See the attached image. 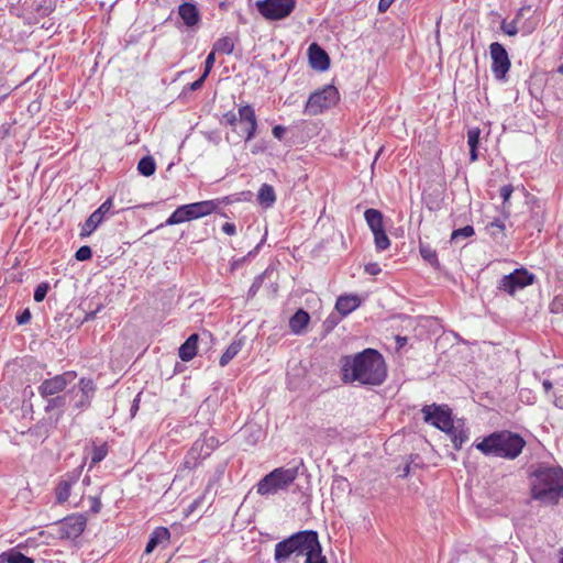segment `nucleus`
<instances>
[{"instance_id": "nucleus-1", "label": "nucleus", "mask_w": 563, "mask_h": 563, "mask_svg": "<svg viewBox=\"0 0 563 563\" xmlns=\"http://www.w3.org/2000/svg\"><path fill=\"white\" fill-rule=\"evenodd\" d=\"M386 377L385 360L374 349H366L355 355L342 358V380L346 384L357 382L361 385L378 386L384 383Z\"/></svg>"}, {"instance_id": "nucleus-2", "label": "nucleus", "mask_w": 563, "mask_h": 563, "mask_svg": "<svg viewBox=\"0 0 563 563\" xmlns=\"http://www.w3.org/2000/svg\"><path fill=\"white\" fill-rule=\"evenodd\" d=\"M474 446L484 455L515 460L526 446V440L509 430L495 431L476 442Z\"/></svg>"}, {"instance_id": "nucleus-3", "label": "nucleus", "mask_w": 563, "mask_h": 563, "mask_svg": "<svg viewBox=\"0 0 563 563\" xmlns=\"http://www.w3.org/2000/svg\"><path fill=\"white\" fill-rule=\"evenodd\" d=\"M531 497L547 505H555L563 498V470L539 467L531 474Z\"/></svg>"}, {"instance_id": "nucleus-4", "label": "nucleus", "mask_w": 563, "mask_h": 563, "mask_svg": "<svg viewBox=\"0 0 563 563\" xmlns=\"http://www.w3.org/2000/svg\"><path fill=\"white\" fill-rule=\"evenodd\" d=\"M44 400L45 416L41 418L34 426L30 427L22 434H27L43 443L57 429L58 423L63 419L68 402L66 394L56 395L55 397L42 398Z\"/></svg>"}, {"instance_id": "nucleus-5", "label": "nucleus", "mask_w": 563, "mask_h": 563, "mask_svg": "<svg viewBox=\"0 0 563 563\" xmlns=\"http://www.w3.org/2000/svg\"><path fill=\"white\" fill-rule=\"evenodd\" d=\"M220 124L228 128L229 131L240 140L251 141L256 135L257 118L254 108L249 104H240L238 112L228 111L222 114Z\"/></svg>"}, {"instance_id": "nucleus-6", "label": "nucleus", "mask_w": 563, "mask_h": 563, "mask_svg": "<svg viewBox=\"0 0 563 563\" xmlns=\"http://www.w3.org/2000/svg\"><path fill=\"white\" fill-rule=\"evenodd\" d=\"M297 477V467H276L257 482L255 485L256 494L271 496L286 492Z\"/></svg>"}, {"instance_id": "nucleus-7", "label": "nucleus", "mask_w": 563, "mask_h": 563, "mask_svg": "<svg viewBox=\"0 0 563 563\" xmlns=\"http://www.w3.org/2000/svg\"><path fill=\"white\" fill-rule=\"evenodd\" d=\"M312 536H314L313 530H303L278 542L274 553L276 563H286L291 554L305 555L307 548L314 544L311 540Z\"/></svg>"}, {"instance_id": "nucleus-8", "label": "nucleus", "mask_w": 563, "mask_h": 563, "mask_svg": "<svg viewBox=\"0 0 563 563\" xmlns=\"http://www.w3.org/2000/svg\"><path fill=\"white\" fill-rule=\"evenodd\" d=\"M97 391V385L90 377L79 378L77 384H71L65 394L68 406L77 412H84L90 408Z\"/></svg>"}, {"instance_id": "nucleus-9", "label": "nucleus", "mask_w": 563, "mask_h": 563, "mask_svg": "<svg viewBox=\"0 0 563 563\" xmlns=\"http://www.w3.org/2000/svg\"><path fill=\"white\" fill-rule=\"evenodd\" d=\"M339 99L338 89L334 86L328 85L310 95L305 107V113L310 117L318 115L335 106Z\"/></svg>"}, {"instance_id": "nucleus-10", "label": "nucleus", "mask_w": 563, "mask_h": 563, "mask_svg": "<svg viewBox=\"0 0 563 563\" xmlns=\"http://www.w3.org/2000/svg\"><path fill=\"white\" fill-rule=\"evenodd\" d=\"M77 378L75 371H66L62 374H57L51 378H45L37 386V393L41 398L55 397L56 395H63Z\"/></svg>"}, {"instance_id": "nucleus-11", "label": "nucleus", "mask_w": 563, "mask_h": 563, "mask_svg": "<svg viewBox=\"0 0 563 563\" xmlns=\"http://www.w3.org/2000/svg\"><path fill=\"white\" fill-rule=\"evenodd\" d=\"M297 0H257L256 8L260 14L269 21H279L291 14Z\"/></svg>"}, {"instance_id": "nucleus-12", "label": "nucleus", "mask_w": 563, "mask_h": 563, "mask_svg": "<svg viewBox=\"0 0 563 563\" xmlns=\"http://www.w3.org/2000/svg\"><path fill=\"white\" fill-rule=\"evenodd\" d=\"M423 420L432 424L434 428L445 432L452 427V411L446 405H426L422 408Z\"/></svg>"}, {"instance_id": "nucleus-13", "label": "nucleus", "mask_w": 563, "mask_h": 563, "mask_svg": "<svg viewBox=\"0 0 563 563\" xmlns=\"http://www.w3.org/2000/svg\"><path fill=\"white\" fill-rule=\"evenodd\" d=\"M534 279L536 276L532 273L526 268H518L501 278L499 288L514 296L517 290L532 285Z\"/></svg>"}, {"instance_id": "nucleus-14", "label": "nucleus", "mask_w": 563, "mask_h": 563, "mask_svg": "<svg viewBox=\"0 0 563 563\" xmlns=\"http://www.w3.org/2000/svg\"><path fill=\"white\" fill-rule=\"evenodd\" d=\"M492 73L497 80H505L511 63L506 48L498 42L489 45Z\"/></svg>"}, {"instance_id": "nucleus-15", "label": "nucleus", "mask_w": 563, "mask_h": 563, "mask_svg": "<svg viewBox=\"0 0 563 563\" xmlns=\"http://www.w3.org/2000/svg\"><path fill=\"white\" fill-rule=\"evenodd\" d=\"M58 533L62 539L74 540L85 530L87 518L82 514H75L58 521Z\"/></svg>"}, {"instance_id": "nucleus-16", "label": "nucleus", "mask_w": 563, "mask_h": 563, "mask_svg": "<svg viewBox=\"0 0 563 563\" xmlns=\"http://www.w3.org/2000/svg\"><path fill=\"white\" fill-rule=\"evenodd\" d=\"M112 208V199L108 198L97 210H95L81 227L80 236L90 235L103 221Z\"/></svg>"}, {"instance_id": "nucleus-17", "label": "nucleus", "mask_w": 563, "mask_h": 563, "mask_svg": "<svg viewBox=\"0 0 563 563\" xmlns=\"http://www.w3.org/2000/svg\"><path fill=\"white\" fill-rule=\"evenodd\" d=\"M80 473L75 470L63 475L55 487V498L58 504H64L70 496L71 487L78 482Z\"/></svg>"}, {"instance_id": "nucleus-18", "label": "nucleus", "mask_w": 563, "mask_h": 563, "mask_svg": "<svg viewBox=\"0 0 563 563\" xmlns=\"http://www.w3.org/2000/svg\"><path fill=\"white\" fill-rule=\"evenodd\" d=\"M229 202H230L229 198L223 197V198H217V199H212V200H203V201L192 202L191 206H192L196 219H200V218H203V217H207V216L218 212V210L220 209V207L222 205H227Z\"/></svg>"}, {"instance_id": "nucleus-19", "label": "nucleus", "mask_w": 563, "mask_h": 563, "mask_svg": "<svg viewBox=\"0 0 563 563\" xmlns=\"http://www.w3.org/2000/svg\"><path fill=\"white\" fill-rule=\"evenodd\" d=\"M310 65L318 70H327L330 66V58L324 49L317 43H312L308 48Z\"/></svg>"}, {"instance_id": "nucleus-20", "label": "nucleus", "mask_w": 563, "mask_h": 563, "mask_svg": "<svg viewBox=\"0 0 563 563\" xmlns=\"http://www.w3.org/2000/svg\"><path fill=\"white\" fill-rule=\"evenodd\" d=\"M196 220L191 203L179 206L165 221L164 225H176ZM163 227V224H161Z\"/></svg>"}, {"instance_id": "nucleus-21", "label": "nucleus", "mask_w": 563, "mask_h": 563, "mask_svg": "<svg viewBox=\"0 0 563 563\" xmlns=\"http://www.w3.org/2000/svg\"><path fill=\"white\" fill-rule=\"evenodd\" d=\"M170 533L165 527H157L150 536V540L146 543L145 552L152 553L157 547H167L169 543Z\"/></svg>"}, {"instance_id": "nucleus-22", "label": "nucleus", "mask_w": 563, "mask_h": 563, "mask_svg": "<svg viewBox=\"0 0 563 563\" xmlns=\"http://www.w3.org/2000/svg\"><path fill=\"white\" fill-rule=\"evenodd\" d=\"M178 14L188 27L197 25L200 21V12L192 2H184L178 8Z\"/></svg>"}, {"instance_id": "nucleus-23", "label": "nucleus", "mask_w": 563, "mask_h": 563, "mask_svg": "<svg viewBox=\"0 0 563 563\" xmlns=\"http://www.w3.org/2000/svg\"><path fill=\"white\" fill-rule=\"evenodd\" d=\"M361 298L357 295H343L336 299L335 309L336 311L346 317L361 306Z\"/></svg>"}, {"instance_id": "nucleus-24", "label": "nucleus", "mask_w": 563, "mask_h": 563, "mask_svg": "<svg viewBox=\"0 0 563 563\" xmlns=\"http://www.w3.org/2000/svg\"><path fill=\"white\" fill-rule=\"evenodd\" d=\"M309 322V313L303 309H298L295 312V314L289 319V330L292 334L301 335L306 332Z\"/></svg>"}, {"instance_id": "nucleus-25", "label": "nucleus", "mask_w": 563, "mask_h": 563, "mask_svg": "<svg viewBox=\"0 0 563 563\" xmlns=\"http://www.w3.org/2000/svg\"><path fill=\"white\" fill-rule=\"evenodd\" d=\"M199 335L191 334L179 347L178 355L184 362L191 361L197 355Z\"/></svg>"}, {"instance_id": "nucleus-26", "label": "nucleus", "mask_w": 563, "mask_h": 563, "mask_svg": "<svg viewBox=\"0 0 563 563\" xmlns=\"http://www.w3.org/2000/svg\"><path fill=\"white\" fill-rule=\"evenodd\" d=\"M445 433L450 437L455 450H461L463 444L468 440V432L463 424H454Z\"/></svg>"}, {"instance_id": "nucleus-27", "label": "nucleus", "mask_w": 563, "mask_h": 563, "mask_svg": "<svg viewBox=\"0 0 563 563\" xmlns=\"http://www.w3.org/2000/svg\"><path fill=\"white\" fill-rule=\"evenodd\" d=\"M312 542L316 543L306 550L305 563H328L327 558L322 555L321 544L319 542L318 533L314 531V536L311 538Z\"/></svg>"}, {"instance_id": "nucleus-28", "label": "nucleus", "mask_w": 563, "mask_h": 563, "mask_svg": "<svg viewBox=\"0 0 563 563\" xmlns=\"http://www.w3.org/2000/svg\"><path fill=\"white\" fill-rule=\"evenodd\" d=\"M0 563H34V560L24 555L18 548H11L0 553Z\"/></svg>"}, {"instance_id": "nucleus-29", "label": "nucleus", "mask_w": 563, "mask_h": 563, "mask_svg": "<svg viewBox=\"0 0 563 563\" xmlns=\"http://www.w3.org/2000/svg\"><path fill=\"white\" fill-rule=\"evenodd\" d=\"M257 200L264 208L272 207L276 201V194L273 186L263 184L258 190Z\"/></svg>"}, {"instance_id": "nucleus-30", "label": "nucleus", "mask_w": 563, "mask_h": 563, "mask_svg": "<svg viewBox=\"0 0 563 563\" xmlns=\"http://www.w3.org/2000/svg\"><path fill=\"white\" fill-rule=\"evenodd\" d=\"M364 218L372 232L384 229V217L379 210L373 208L367 209L364 212Z\"/></svg>"}, {"instance_id": "nucleus-31", "label": "nucleus", "mask_w": 563, "mask_h": 563, "mask_svg": "<svg viewBox=\"0 0 563 563\" xmlns=\"http://www.w3.org/2000/svg\"><path fill=\"white\" fill-rule=\"evenodd\" d=\"M479 135H481L479 128H471L467 131V144L470 146V159H471V162H475L478 158L477 147H478V144H479Z\"/></svg>"}, {"instance_id": "nucleus-32", "label": "nucleus", "mask_w": 563, "mask_h": 563, "mask_svg": "<svg viewBox=\"0 0 563 563\" xmlns=\"http://www.w3.org/2000/svg\"><path fill=\"white\" fill-rule=\"evenodd\" d=\"M243 343L241 340L233 341L224 351L219 360L221 367L227 366L242 350Z\"/></svg>"}, {"instance_id": "nucleus-33", "label": "nucleus", "mask_w": 563, "mask_h": 563, "mask_svg": "<svg viewBox=\"0 0 563 563\" xmlns=\"http://www.w3.org/2000/svg\"><path fill=\"white\" fill-rule=\"evenodd\" d=\"M108 451H109V448L106 442H103L101 444H96V442H93L91 451H90V467H92V466L97 465L98 463H100L101 461H103L106 459V456L108 455Z\"/></svg>"}, {"instance_id": "nucleus-34", "label": "nucleus", "mask_w": 563, "mask_h": 563, "mask_svg": "<svg viewBox=\"0 0 563 563\" xmlns=\"http://www.w3.org/2000/svg\"><path fill=\"white\" fill-rule=\"evenodd\" d=\"M234 41L230 36H222L218 38L213 44V51L216 53H221L225 55H230L234 51Z\"/></svg>"}, {"instance_id": "nucleus-35", "label": "nucleus", "mask_w": 563, "mask_h": 563, "mask_svg": "<svg viewBox=\"0 0 563 563\" xmlns=\"http://www.w3.org/2000/svg\"><path fill=\"white\" fill-rule=\"evenodd\" d=\"M419 252H420L421 257L424 261H427L428 263H430L434 267L439 266V260H438L437 251L434 249H432L430 245L420 243Z\"/></svg>"}, {"instance_id": "nucleus-36", "label": "nucleus", "mask_w": 563, "mask_h": 563, "mask_svg": "<svg viewBox=\"0 0 563 563\" xmlns=\"http://www.w3.org/2000/svg\"><path fill=\"white\" fill-rule=\"evenodd\" d=\"M373 235H374L375 247L378 252L385 251L390 246V240L387 236L385 229L374 231Z\"/></svg>"}, {"instance_id": "nucleus-37", "label": "nucleus", "mask_w": 563, "mask_h": 563, "mask_svg": "<svg viewBox=\"0 0 563 563\" xmlns=\"http://www.w3.org/2000/svg\"><path fill=\"white\" fill-rule=\"evenodd\" d=\"M486 229H487L489 235L495 239H497L499 236H501V238L505 236L506 227H505V223L500 219H495L493 222H490L486 227Z\"/></svg>"}, {"instance_id": "nucleus-38", "label": "nucleus", "mask_w": 563, "mask_h": 563, "mask_svg": "<svg viewBox=\"0 0 563 563\" xmlns=\"http://www.w3.org/2000/svg\"><path fill=\"white\" fill-rule=\"evenodd\" d=\"M198 457H197V454H196V450L195 448H192L188 454L186 455L185 460H184V463H183V468L184 470H188V471H191L194 468H196L198 466Z\"/></svg>"}, {"instance_id": "nucleus-39", "label": "nucleus", "mask_w": 563, "mask_h": 563, "mask_svg": "<svg viewBox=\"0 0 563 563\" xmlns=\"http://www.w3.org/2000/svg\"><path fill=\"white\" fill-rule=\"evenodd\" d=\"M49 290V284L47 282H43L36 286L34 289L33 298L36 302H42L47 292Z\"/></svg>"}, {"instance_id": "nucleus-40", "label": "nucleus", "mask_w": 563, "mask_h": 563, "mask_svg": "<svg viewBox=\"0 0 563 563\" xmlns=\"http://www.w3.org/2000/svg\"><path fill=\"white\" fill-rule=\"evenodd\" d=\"M475 233L472 225H465L464 228L456 229L451 234V241H456L459 238H471Z\"/></svg>"}, {"instance_id": "nucleus-41", "label": "nucleus", "mask_w": 563, "mask_h": 563, "mask_svg": "<svg viewBox=\"0 0 563 563\" xmlns=\"http://www.w3.org/2000/svg\"><path fill=\"white\" fill-rule=\"evenodd\" d=\"M156 164L152 156H143V176H152L155 173Z\"/></svg>"}, {"instance_id": "nucleus-42", "label": "nucleus", "mask_w": 563, "mask_h": 563, "mask_svg": "<svg viewBox=\"0 0 563 563\" xmlns=\"http://www.w3.org/2000/svg\"><path fill=\"white\" fill-rule=\"evenodd\" d=\"M92 257V250L90 246L88 245H82L80 246L76 253H75V258L79 262H85V261H88Z\"/></svg>"}, {"instance_id": "nucleus-43", "label": "nucleus", "mask_w": 563, "mask_h": 563, "mask_svg": "<svg viewBox=\"0 0 563 563\" xmlns=\"http://www.w3.org/2000/svg\"><path fill=\"white\" fill-rule=\"evenodd\" d=\"M34 395L33 390L30 389V390H24L23 393V396L26 397L29 396V400H23V405H22V410H23V416L25 417L26 415H30L31 418H33V405L32 402L30 401V398Z\"/></svg>"}, {"instance_id": "nucleus-44", "label": "nucleus", "mask_w": 563, "mask_h": 563, "mask_svg": "<svg viewBox=\"0 0 563 563\" xmlns=\"http://www.w3.org/2000/svg\"><path fill=\"white\" fill-rule=\"evenodd\" d=\"M214 62H216V52L212 49V52H210L208 54L206 62H205V71H203L205 77H208V75L210 74V71L214 65Z\"/></svg>"}, {"instance_id": "nucleus-45", "label": "nucleus", "mask_w": 563, "mask_h": 563, "mask_svg": "<svg viewBox=\"0 0 563 563\" xmlns=\"http://www.w3.org/2000/svg\"><path fill=\"white\" fill-rule=\"evenodd\" d=\"M89 501H90V508H89V511H90L91 514H95V515H96V514H98V512H100V510H101V506H102L100 498H99V497H97V496L89 497Z\"/></svg>"}, {"instance_id": "nucleus-46", "label": "nucleus", "mask_w": 563, "mask_h": 563, "mask_svg": "<svg viewBox=\"0 0 563 563\" xmlns=\"http://www.w3.org/2000/svg\"><path fill=\"white\" fill-rule=\"evenodd\" d=\"M31 311L30 309H24L20 314L16 316L15 320H16V323L22 325V324H26L30 322L31 320Z\"/></svg>"}, {"instance_id": "nucleus-47", "label": "nucleus", "mask_w": 563, "mask_h": 563, "mask_svg": "<svg viewBox=\"0 0 563 563\" xmlns=\"http://www.w3.org/2000/svg\"><path fill=\"white\" fill-rule=\"evenodd\" d=\"M364 271H365L366 274L375 276V275H378L382 272V268L378 265V263H367L364 266Z\"/></svg>"}, {"instance_id": "nucleus-48", "label": "nucleus", "mask_w": 563, "mask_h": 563, "mask_svg": "<svg viewBox=\"0 0 563 563\" xmlns=\"http://www.w3.org/2000/svg\"><path fill=\"white\" fill-rule=\"evenodd\" d=\"M514 192V187L511 185H505L500 188V197L503 198L504 203H506Z\"/></svg>"}, {"instance_id": "nucleus-49", "label": "nucleus", "mask_w": 563, "mask_h": 563, "mask_svg": "<svg viewBox=\"0 0 563 563\" xmlns=\"http://www.w3.org/2000/svg\"><path fill=\"white\" fill-rule=\"evenodd\" d=\"M501 29L503 31L509 35V36H515L517 33H518V29L516 26V23L515 21L509 23V24H506L505 22L501 24Z\"/></svg>"}, {"instance_id": "nucleus-50", "label": "nucleus", "mask_w": 563, "mask_h": 563, "mask_svg": "<svg viewBox=\"0 0 563 563\" xmlns=\"http://www.w3.org/2000/svg\"><path fill=\"white\" fill-rule=\"evenodd\" d=\"M222 232L227 235H235L236 234V227L232 222H225L222 224Z\"/></svg>"}, {"instance_id": "nucleus-51", "label": "nucleus", "mask_w": 563, "mask_h": 563, "mask_svg": "<svg viewBox=\"0 0 563 563\" xmlns=\"http://www.w3.org/2000/svg\"><path fill=\"white\" fill-rule=\"evenodd\" d=\"M141 401V391H139L134 399H133V402H132V406H131V409H130V413H131V417H135L137 410H139V404Z\"/></svg>"}, {"instance_id": "nucleus-52", "label": "nucleus", "mask_w": 563, "mask_h": 563, "mask_svg": "<svg viewBox=\"0 0 563 563\" xmlns=\"http://www.w3.org/2000/svg\"><path fill=\"white\" fill-rule=\"evenodd\" d=\"M394 1L395 0H379V2H378V11L380 13L386 12L390 8V5L393 4Z\"/></svg>"}, {"instance_id": "nucleus-53", "label": "nucleus", "mask_w": 563, "mask_h": 563, "mask_svg": "<svg viewBox=\"0 0 563 563\" xmlns=\"http://www.w3.org/2000/svg\"><path fill=\"white\" fill-rule=\"evenodd\" d=\"M285 131L286 130L283 125H276L273 128L272 133L276 139L280 140L283 139Z\"/></svg>"}, {"instance_id": "nucleus-54", "label": "nucleus", "mask_w": 563, "mask_h": 563, "mask_svg": "<svg viewBox=\"0 0 563 563\" xmlns=\"http://www.w3.org/2000/svg\"><path fill=\"white\" fill-rule=\"evenodd\" d=\"M205 497L199 496L188 507V514L195 511L203 501Z\"/></svg>"}, {"instance_id": "nucleus-55", "label": "nucleus", "mask_w": 563, "mask_h": 563, "mask_svg": "<svg viewBox=\"0 0 563 563\" xmlns=\"http://www.w3.org/2000/svg\"><path fill=\"white\" fill-rule=\"evenodd\" d=\"M206 79H207V77H205V75L202 74L199 79H197L192 84H190V89L191 90L200 89L202 87V85H203Z\"/></svg>"}, {"instance_id": "nucleus-56", "label": "nucleus", "mask_w": 563, "mask_h": 563, "mask_svg": "<svg viewBox=\"0 0 563 563\" xmlns=\"http://www.w3.org/2000/svg\"><path fill=\"white\" fill-rule=\"evenodd\" d=\"M562 306H563V296L562 297L558 296L554 298V300L551 303V310L556 312L559 310V307H562Z\"/></svg>"}, {"instance_id": "nucleus-57", "label": "nucleus", "mask_w": 563, "mask_h": 563, "mask_svg": "<svg viewBox=\"0 0 563 563\" xmlns=\"http://www.w3.org/2000/svg\"><path fill=\"white\" fill-rule=\"evenodd\" d=\"M102 305L99 303L96 309L93 310H90L89 312L86 313V317H85V321H88V320H91L96 317V314L102 309Z\"/></svg>"}, {"instance_id": "nucleus-58", "label": "nucleus", "mask_w": 563, "mask_h": 563, "mask_svg": "<svg viewBox=\"0 0 563 563\" xmlns=\"http://www.w3.org/2000/svg\"><path fill=\"white\" fill-rule=\"evenodd\" d=\"M542 386L545 390V393H549L552 388H553V385L550 380L545 379L543 383H542Z\"/></svg>"}, {"instance_id": "nucleus-59", "label": "nucleus", "mask_w": 563, "mask_h": 563, "mask_svg": "<svg viewBox=\"0 0 563 563\" xmlns=\"http://www.w3.org/2000/svg\"><path fill=\"white\" fill-rule=\"evenodd\" d=\"M257 289H258V286L254 283V284L251 286V288H250V290H249V294H250V295H255V294H256V291H257Z\"/></svg>"}, {"instance_id": "nucleus-60", "label": "nucleus", "mask_w": 563, "mask_h": 563, "mask_svg": "<svg viewBox=\"0 0 563 563\" xmlns=\"http://www.w3.org/2000/svg\"><path fill=\"white\" fill-rule=\"evenodd\" d=\"M554 404L555 406L563 408V400L561 398H555Z\"/></svg>"}, {"instance_id": "nucleus-61", "label": "nucleus", "mask_w": 563, "mask_h": 563, "mask_svg": "<svg viewBox=\"0 0 563 563\" xmlns=\"http://www.w3.org/2000/svg\"><path fill=\"white\" fill-rule=\"evenodd\" d=\"M141 167H142V164H141V159L136 163V170L141 174Z\"/></svg>"}, {"instance_id": "nucleus-62", "label": "nucleus", "mask_w": 563, "mask_h": 563, "mask_svg": "<svg viewBox=\"0 0 563 563\" xmlns=\"http://www.w3.org/2000/svg\"><path fill=\"white\" fill-rule=\"evenodd\" d=\"M559 73L563 75V64L559 67Z\"/></svg>"}, {"instance_id": "nucleus-63", "label": "nucleus", "mask_w": 563, "mask_h": 563, "mask_svg": "<svg viewBox=\"0 0 563 563\" xmlns=\"http://www.w3.org/2000/svg\"><path fill=\"white\" fill-rule=\"evenodd\" d=\"M88 482H89V477H85L84 478V484H88Z\"/></svg>"}]
</instances>
